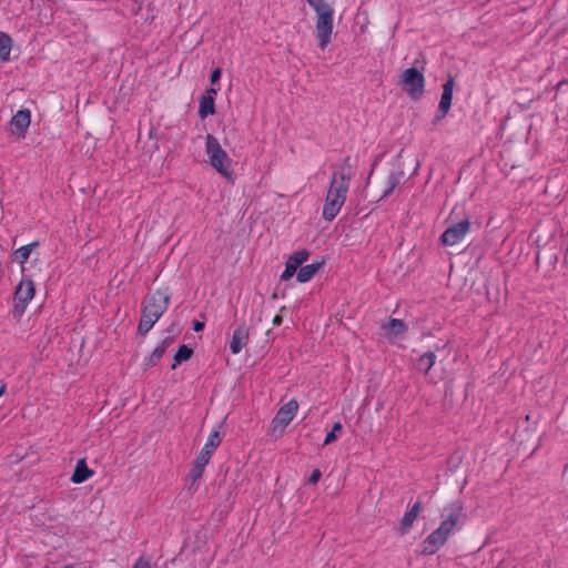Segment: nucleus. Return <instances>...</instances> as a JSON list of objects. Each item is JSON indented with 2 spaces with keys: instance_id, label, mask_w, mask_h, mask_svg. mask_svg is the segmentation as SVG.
Listing matches in <instances>:
<instances>
[{
  "instance_id": "nucleus-1",
  "label": "nucleus",
  "mask_w": 568,
  "mask_h": 568,
  "mask_svg": "<svg viewBox=\"0 0 568 568\" xmlns=\"http://www.w3.org/2000/svg\"><path fill=\"white\" fill-rule=\"evenodd\" d=\"M442 523L427 538L422 542V552L424 555H434L448 540L449 536L460 528L464 517V506L460 500H454L446 505L442 511Z\"/></svg>"
},
{
  "instance_id": "nucleus-2",
  "label": "nucleus",
  "mask_w": 568,
  "mask_h": 568,
  "mask_svg": "<svg viewBox=\"0 0 568 568\" xmlns=\"http://www.w3.org/2000/svg\"><path fill=\"white\" fill-rule=\"evenodd\" d=\"M348 162L349 158H346L344 165L332 175L323 207V219L325 221H333L346 201L352 179V170Z\"/></svg>"
},
{
  "instance_id": "nucleus-3",
  "label": "nucleus",
  "mask_w": 568,
  "mask_h": 568,
  "mask_svg": "<svg viewBox=\"0 0 568 568\" xmlns=\"http://www.w3.org/2000/svg\"><path fill=\"white\" fill-rule=\"evenodd\" d=\"M170 304V296L162 291H155L150 294L142 310V315L138 326L140 335H146L159 318L165 313Z\"/></svg>"
},
{
  "instance_id": "nucleus-4",
  "label": "nucleus",
  "mask_w": 568,
  "mask_h": 568,
  "mask_svg": "<svg viewBox=\"0 0 568 568\" xmlns=\"http://www.w3.org/2000/svg\"><path fill=\"white\" fill-rule=\"evenodd\" d=\"M310 7H312L316 17V38L318 40V47L325 49L331 42L333 33V8L325 2V0H306Z\"/></svg>"
},
{
  "instance_id": "nucleus-5",
  "label": "nucleus",
  "mask_w": 568,
  "mask_h": 568,
  "mask_svg": "<svg viewBox=\"0 0 568 568\" xmlns=\"http://www.w3.org/2000/svg\"><path fill=\"white\" fill-rule=\"evenodd\" d=\"M205 152L212 168L221 175L230 178L232 174L231 159L222 149L219 140L212 134L205 136Z\"/></svg>"
},
{
  "instance_id": "nucleus-6",
  "label": "nucleus",
  "mask_w": 568,
  "mask_h": 568,
  "mask_svg": "<svg viewBox=\"0 0 568 568\" xmlns=\"http://www.w3.org/2000/svg\"><path fill=\"white\" fill-rule=\"evenodd\" d=\"M36 295V286L33 281L28 276H22L18 283L13 295V316L21 317L29 303Z\"/></svg>"
},
{
  "instance_id": "nucleus-7",
  "label": "nucleus",
  "mask_w": 568,
  "mask_h": 568,
  "mask_svg": "<svg viewBox=\"0 0 568 568\" xmlns=\"http://www.w3.org/2000/svg\"><path fill=\"white\" fill-rule=\"evenodd\" d=\"M399 83L406 93L414 100L419 99L424 93L425 78L415 68H408L400 74Z\"/></svg>"
},
{
  "instance_id": "nucleus-8",
  "label": "nucleus",
  "mask_w": 568,
  "mask_h": 568,
  "mask_svg": "<svg viewBox=\"0 0 568 568\" xmlns=\"http://www.w3.org/2000/svg\"><path fill=\"white\" fill-rule=\"evenodd\" d=\"M470 227V222L468 219H465L456 224L450 225L445 230V232L440 236V241L444 245L453 246L459 243L468 233Z\"/></svg>"
},
{
  "instance_id": "nucleus-9",
  "label": "nucleus",
  "mask_w": 568,
  "mask_h": 568,
  "mask_svg": "<svg viewBox=\"0 0 568 568\" xmlns=\"http://www.w3.org/2000/svg\"><path fill=\"white\" fill-rule=\"evenodd\" d=\"M298 409V404L295 399H291L282 406L273 418V427L281 428V432L293 420Z\"/></svg>"
},
{
  "instance_id": "nucleus-10",
  "label": "nucleus",
  "mask_w": 568,
  "mask_h": 568,
  "mask_svg": "<svg viewBox=\"0 0 568 568\" xmlns=\"http://www.w3.org/2000/svg\"><path fill=\"white\" fill-rule=\"evenodd\" d=\"M31 122V112L29 109L19 110L10 120V128L13 134L23 138Z\"/></svg>"
},
{
  "instance_id": "nucleus-11",
  "label": "nucleus",
  "mask_w": 568,
  "mask_h": 568,
  "mask_svg": "<svg viewBox=\"0 0 568 568\" xmlns=\"http://www.w3.org/2000/svg\"><path fill=\"white\" fill-rule=\"evenodd\" d=\"M455 81L454 78H448V80L443 85V93L440 97V102L438 110L440 114L436 116V121L444 119L446 114L448 113L450 106H452V99H453V90H454Z\"/></svg>"
},
{
  "instance_id": "nucleus-12",
  "label": "nucleus",
  "mask_w": 568,
  "mask_h": 568,
  "mask_svg": "<svg viewBox=\"0 0 568 568\" xmlns=\"http://www.w3.org/2000/svg\"><path fill=\"white\" fill-rule=\"evenodd\" d=\"M248 342V328L242 324L234 332L230 343V349L233 354H239Z\"/></svg>"
},
{
  "instance_id": "nucleus-13",
  "label": "nucleus",
  "mask_w": 568,
  "mask_h": 568,
  "mask_svg": "<svg viewBox=\"0 0 568 568\" xmlns=\"http://www.w3.org/2000/svg\"><path fill=\"white\" fill-rule=\"evenodd\" d=\"M422 510V503L416 501L409 510H407L402 520H400V532L406 534L409 531L413 523L416 520V518L419 516V513Z\"/></svg>"
},
{
  "instance_id": "nucleus-14",
  "label": "nucleus",
  "mask_w": 568,
  "mask_h": 568,
  "mask_svg": "<svg viewBox=\"0 0 568 568\" xmlns=\"http://www.w3.org/2000/svg\"><path fill=\"white\" fill-rule=\"evenodd\" d=\"M93 475V471L88 467L85 459H79L75 465V469L71 476V480L74 484H81L88 480Z\"/></svg>"
},
{
  "instance_id": "nucleus-15",
  "label": "nucleus",
  "mask_w": 568,
  "mask_h": 568,
  "mask_svg": "<svg viewBox=\"0 0 568 568\" xmlns=\"http://www.w3.org/2000/svg\"><path fill=\"white\" fill-rule=\"evenodd\" d=\"M403 179L404 172L402 170L392 171L386 178L382 199L389 196L393 191L402 183Z\"/></svg>"
},
{
  "instance_id": "nucleus-16",
  "label": "nucleus",
  "mask_w": 568,
  "mask_h": 568,
  "mask_svg": "<svg viewBox=\"0 0 568 568\" xmlns=\"http://www.w3.org/2000/svg\"><path fill=\"white\" fill-rule=\"evenodd\" d=\"M324 262H314L312 264L301 266L297 272L296 278L300 283H306L313 278V276L318 272V270L323 266Z\"/></svg>"
},
{
  "instance_id": "nucleus-17",
  "label": "nucleus",
  "mask_w": 568,
  "mask_h": 568,
  "mask_svg": "<svg viewBox=\"0 0 568 568\" xmlns=\"http://www.w3.org/2000/svg\"><path fill=\"white\" fill-rule=\"evenodd\" d=\"M382 328L388 336H399L406 333L407 326L402 320L392 318L386 324H383Z\"/></svg>"
},
{
  "instance_id": "nucleus-18",
  "label": "nucleus",
  "mask_w": 568,
  "mask_h": 568,
  "mask_svg": "<svg viewBox=\"0 0 568 568\" xmlns=\"http://www.w3.org/2000/svg\"><path fill=\"white\" fill-rule=\"evenodd\" d=\"M215 113V100L209 95H202L199 104V116L203 120Z\"/></svg>"
},
{
  "instance_id": "nucleus-19",
  "label": "nucleus",
  "mask_w": 568,
  "mask_h": 568,
  "mask_svg": "<svg viewBox=\"0 0 568 568\" xmlns=\"http://www.w3.org/2000/svg\"><path fill=\"white\" fill-rule=\"evenodd\" d=\"M204 468L193 464L190 474L186 477V488L189 490L195 491L199 487V483L203 476Z\"/></svg>"
},
{
  "instance_id": "nucleus-20",
  "label": "nucleus",
  "mask_w": 568,
  "mask_h": 568,
  "mask_svg": "<svg viewBox=\"0 0 568 568\" xmlns=\"http://www.w3.org/2000/svg\"><path fill=\"white\" fill-rule=\"evenodd\" d=\"M38 246H39V242L34 241V242H31V243H29L27 245H23V246L19 247L18 250H16L13 252L14 260L19 264L23 265L28 261V258L30 257V255L33 252V250L36 247H38Z\"/></svg>"
},
{
  "instance_id": "nucleus-21",
  "label": "nucleus",
  "mask_w": 568,
  "mask_h": 568,
  "mask_svg": "<svg viewBox=\"0 0 568 568\" xmlns=\"http://www.w3.org/2000/svg\"><path fill=\"white\" fill-rule=\"evenodd\" d=\"M436 362V354L434 352H426L416 362V367L418 371L427 374L430 368L434 366Z\"/></svg>"
},
{
  "instance_id": "nucleus-22",
  "label": "nucleus",
  "mask_w": 568,
  "mask_h": 568,
  "mask_svg": "<svg viewBox=\"0 0 568 568\" xmlns=\"http://www.w3.org/2000/svg\"><path fill=\"white\" fill-rule=\"evenodd\" d=\"M310 256V252L305 248L296 251L292 255H290L286 260V263L297 270L301 268L302 264L307 261Z\"/></svg>"
},
{
  "instance_id": "nucleus-23",
  "label": "nucleus",
  "mask_w": 568,
  "mask_h": 568,
  "mask_svg": "<svg viewBox=\"0 0 568 568\" xmlns=\"http://www.w3.org/2000/svg\"><path fill=\"white\" fill-rule=\"evenodd\" d=\"M12 47V39L7 33L0 31V59L2 61L9 60Z\"/></svg>"
},
{
  "instance_id": "nucleus-24",
  "label": "nucleus",
  "mask_w": 568,
  "mask_h": 568,
  "mask_svg": "<svg viewBox=\"0 0 568 568\" xmlns=\"http://www.w3.org/2000/svg\"><path fill=\"white\" fill-rule=\"evenodd\" d=\"M193 355V349L186 345H181L178 352L174 355V364L172 365V369L176 367L178 364L182 362L189 361Z\"/></svg>"
},
{
  "instance_id": "nucleus-25",
  "label": "nucleus",
  "mask_w": 568,
  "mask_h": 568,
  "mask_svg": "<svg viewBox=\"0 0 568 568\" xmlns=\"http://www.w3.org/2000/svg\"><path fill=\"white\" fill-rule=\"evenodd\" d=\"M221 442H222V438H221L220 432L213 430L210 434L205 445L203 446V449H207V452L213 454L214 450L220 446Z\"/></svg>"
},
{
  "instance_id": "nucleus-26",
  "label": "nucleus",
  "mask_w": 568,
  "mask_h": 568,
  "mask_svg": "<svg viewBox=\"0 0 568 568\" xmlns=\"http://www.w3.org/2000/svg\"><path fill=\"white\" fill-rule=\"evenodd\" d=\"M165 351H163V347L156 346L151 355L145 359V365L148 367L154 366L164 355Z\"/></svg>"
},
{
  "instance_id": "nucleus-27",
  "label": "nucleus",
  "mask_w": 568,
  "mask_h": 568,
  "mask_svg": "<svg viewBox=\"0 0 568 568\" xmlns=\"http://www.w3.org/2000/svg\"><path fill=\"white\" fill-rule=\"evenodd\" d=\"M343 429V425L337 422L333 425V428L329 433H327L325 439H324V445H329L332 443H334L336 439H337V433L342 432Z\"/></svg>"
},
{
  "instance_id": "nucleus-28",
  "label": "nucleus",
  "mask_w": 568,
  "mask_h": 568,
  "mask_svg": "<svg viewBox=\"0 0 568 568\" xmlns=\"http://www.w3.org/2000/svg\"><path fill=\"white\" fill-rule=\"evenodd\" d=\"M212 453L207 452V449H201L200 454L197 455V457L195 458V460L193 462V464L197 465V466H201L203 468H205V466L209 464L211 457H212Z\"/></svg>"
},
{
  "instance_id": "nucleus-29",
  "label": "nucleus",
  "mask_w": 568,
  "mask_h": 568,
  "mask_svg": "<svg viewBox=\"0 0 568 568\" xmlns=\"http://www.w3.org/2000/svg\"><path fill=\"white\" fill-rule=\"evenodd\" d=\"M296 271L297 270H295L294 267H292L291 265L285 263V270H284V272L281 275V280L282 281H288L296 273Z\"/></svg>"
},
{
  "instance_id": "nucleus-30",
  "label": "nucleus",
  "mask_w": 568,
  "mask_h": 568,
  "mask_svg": "<svg viewBox=\"0 0 568 568\" xmlns=\"http://www.w3.org/2000/svg\"><path fill=\"white\" fill-rule=\"evenodd\" d=\"M174 339L175 337H173V335H165L158 346L163 347V351H166L168 347L174 342Z\"/></svg>"
},
{
  "instance_id": "nucleus-31",
  "label": "nucleus",
  "mask_w": 568,
  "mask_h": 568,
  "mask_svg": "<svg viewBox=\"0 0 568 568\" xmlns=\"http://www.w3.org/2000/svg\"><path fill=\"white\" fill-rule=\"evenodd\" d=\"M322 477V473L320 469H314L308 478V483L312 484V485H315L318 483V480L321 479Z\"/></svg>"
},
{
  "instance_id": "nucleus-32",
  "label": "nucleus",
  "mask_w": 568,
  "mask_h": 568,
  "mask_svg": "<svg viewBox=\"0 0 568 568\" xmlns=\"http://www.w3.org/2000/svg\"><path fill=\"white\" fill-rule=\"evenodd\" d=\"M221 74H222V71H221L220 68L214 69L212 71V73H211V77H210L211 83L217 82L220 80V78H221Z\"/></svg>"
},
{
  "instance_id": "nucleus-33",
  "label": "nucleus",
  "mask_w": 568,
  "mask_h": 568,
  "mask_svg": "<svg viewBox=\"0 0 568 568\" xmlns=\"http://www.w3.org/2000/svg\"><path fill=\"white\" fill-rule=\"evenodd\" d=\"M178 334H179V328H178V326L174 323H172L166 328V335H173V337H176Z\"/></svg>"
},
{
  "instance_id": "nucleus-34",
  "label": "nucleus",
  "mask_w": 568,
  "mask_h": 568,
  "mask_svg": "<svg viewBox=\"0 0 568 568\" xmlns=\"http://www.w3.org/2000/svg\"><path fill=\"white\" fill-rule=\"evenodd\" d=\"M203 328H204V323L203 322L195 321L193 323V329L195 332H201Z\"/></svg>"
},
{
  "instance_id": "nucleus-35",
  "label": "nucleus",
  "mask_w": 568,
  "mask_h": 568,
  "mask_svg": "<svg viewBox=\"0 0 568 568\" xmlns=\"http://www.w3.org/2000/svg\"><path fill=\"white\" fill-rule=\"evenodd\" d=\"M217 94V90L214 89V88H210L205 91V93L203 95H209L211 98H214L215 99V95Z\"/></svg>"
},
{
  "instance_id": "nucleus-36",
  "label": "nucleus",
  "mask_w": 568,
  "mask_h": 568,
  "mask_svg": "<svg viewBox=\"0 0 568 568\" xmlns=\"http://www.w3.org/2000/svg\"><path fill=\"white\" fill-rule=\"evenodd\" d=\"M282 321H283V320H282V316H281V315H276V316H274V318H273V324H274L275 326H278V325H281V324H282Z\"/></svg>"
},
{
  "instance_id": "nucleus-37",
  "label": "nucleus",
  "mask_w": 568,
  "mask_h": 568,
  "mask_svg": "<svg viewBox=\"0 0 568 568\" xmlns=\"http://www.w3.org/2000/svg\"><path fill=\"white\" fill-rule=\"evenodd\" d=\"M6 392V386H1L0 387V397L4 394Z\"/></svg>"
},
{
  "instance_id": "nucleus-38",
  "label": "nucleus",
  "mask_w": 568,
  "mask_h": 568,
  "mask_svg": "<svg viewBox=\"0 0 568 568\" xmlns=\"http://www.w3.org/2000/svg\"><path fill=\"white\" fill-rule=\"evenodd\" d=\"M133 568H140V567H139V562H138V564H135Z\"/></svg>"
}]
</instances>
